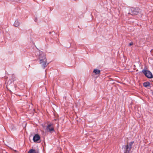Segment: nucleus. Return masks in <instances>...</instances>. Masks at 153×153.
Listing matches in <instances>:
<instances>
[{
    "instance_id": "obj_1",
    "label": "nucleus",
    "mask_w": 153,
    "mask_h": 153,
    "mask_svg": "<svg viewBox=\"0 0 153 153\" xmlns=\"http://www.w3.org/2000/svg\"><path fill=\"white\" fill-rule=\"evenodd\" d=\"M35 55L39 56V64L44 69L47 66L48 63L47 62V59L45 54L38 50L35 52Z\"/></svg>"
},
{
    "instance_id": "obj_2",
    "label": "nucleus",
    "mask_w": 153,
    "mask_h": 153,
    "mask_svg": "<svg viewBox=\"0 0 153 153\" xmlns=\"http://www.w3.org/2000/svg\"><path fill=\"white\" fill-rule=\"evenodd\" d=\"M142 72L148 78L150 79L153 78L152 74L149 71L143 70Z\"/></svg>"
},
{
    "instance_id": "obj_3",
    "label": "nucleus",
    "mask_w": 153,
    "mask_h": 153,
    "mask_svg": "<svg viewBox=\"0 0 153 153\" xmlns=\"http://www.w3.org/2000/svg\"><path fill=\"white\" fill-rule=\"evenodd\" d=\"M131 12L128 13V14H131L132 15H137L139 13L138 9L137 8L131 7Z\"/></svg>"
},
{
    "instance_id": "obj_4",
    "label": "nucleus",
    "mask_w": 153,
    "mask_h": 153,
    "mask_svg": "<svg viewBox=\"0 0 153 153\" xmlns=\"http://www.w3.org/2000/svg\"><path fill=\"white\" fill-rule=\"evenodd\" d=\"M46 129L48 131L51 133L55 131L52 124L51 123H49L48 124L47 127Z\"/></svg>"
},
{
    "instance_id": "obj_5",
    "label": "nucleus",
    "mask_w": 153,
    "mask_h": 153,
    "mask_svg": "<svg viewBox=\"0 0 153 153\" xmlns=\"http://www.w3.org/2000/svg\"><path fill=\"white\" fill-rule=\"evenodd\" d=\"M40 138V137L39 134H35L33 136V140L34 142H35L39 140Z\"/></svg>"
},
{
    "instance_id": "obj_6",
    "label": "nucleus",
    "mask_w": 153,
    "mask_h": 153,
    "mask_svg": "<svg viewBox=\"0 0 153 153\" xmlns=\"http://www.w3.org/2000/svg\"><path fill=\"white\" fill-rule=\"evenodd\" d=\"M93 72L96 75L99 74L100 73V71L97 69H95L94 70Z\"/></svg>"
},
{
    "instance_id": "obj_7",
    "label": "nucleus",
    "mask_w": 153,
    "mask_h": 153,
    "mask_svg": "<svg viewBox=\"0 0 153 153\" xmlns=\"http://www.w3.org/2000/svg\"><path fill=\"white\" fill-rule=\"evenodd\" d=\"M131 148L128 145L126 146V152H129L131 150Z\"/></svg>"
},
{
    "instance_id": "obj_8",
    "label": "nucleus",
    "mask_w": 153,
    "mask_h": 153,
    "mask_svg": "<svg viewBox=\"0 0 153 153\" xmlns=\"http://www.w3.org/2000/svg\"><path fill=\"white\" fill-rule=\"evenodd\" d=\"M20 24V23L19 22L18 20L17 19L16 20L14 24V25L15 27H18Z\"/></svg>"
},
{
    "instance_id": "obj_9",
    "label": "nucleus",
    "mask_w": 153,
    "mask_h": 153,
    "mask_svg": "<svg viewBox=\"0 0 153 153\" xmlns=\"http://www.w3.org/2000/svg\"><path fill=\"white\" fill-rule=\"evenodd\" d=\"M150 85V83L148 82H145L143 83V85L145 87H147L149 86Z\"/></svg>"
},
{
    "instance_id": "obj_10",
    "label": "nucleus",
    "mask_w": 153,
    "mask_h": 153,
    "mask_svg": "<svg viewBox=\"0 0 153 153\" xmlns=\"http://www.w3.org/2000/svg\"><path fill=\"white\" fill-rule=\"evenodd\" d=\"M28 153H36V152L35 149H31L29 150Z\"/></svg>"
},
{
    "instance_id": "obj_11",
    "label": "nucleus",
    "mask_w": 153,
    "mask_h": 153,
    "mask_svg": "<svg viewBox=\"0 0 153 153\" xmlns=\"http://www.w3.org/2000/svg\"><path fill=\"white\" fill-rule=\"evenodd\" d=\"M134 143V141H132V142H130L128 145L130 147H131V148H132V145Z\"/></svg>"
},
{
    "instance_id": "obj_12",
    "label": "nucleus",
    "mask_w": 153,
    "mask_h": 153,
    "mask_svg": "<svg viewBox=\"0 0 153 153\" xmlns=\"http://www.w3.org/2000/svg\"><path fill=\"white\" fill-rule=\"evenodd\" d=\"M133 42H131L130 43H129L128 44V45H129V46H131L132 45H133Z\"/></svg>"
},
{
    "instance_id": "obj_13",
    "label": "nucleus",
    "mask_w": 153,
    "mask_h": 153,
    "mask_svg": "<svg viewBox=\"0 0 153 153\" xmlns=\"http://www.w3.org/2000/svg\"><path fill=\"white\" fill-rule=\"evenodd\" d=\"M34 21L35 22H37V19L36 18L35 19H34Z\"/></svg>"
},
{
    "instance_id": "obj_14",
    "label": "nucleus",
    "mask_w": 153,
    "mask_h": 153,
    "mask_svg": "<svg viewBox=\"0 0 153 153\" xmlns=\"http://www.w3.org/2000/svg\"><path fill=\"white\" fill-rule=\"evenodd\" d=\"M11 83H12L11 81H10V82L9 81L7 83V84H8L9 83V84H10Z\"/></svg>"
},
{
    "instance_id": "obj_15",
    "label": "nucleus",
    "mask_w": 153,
    "mask_h": 153,
    "mask_svg": "<svg viewBox=\"0 0 153 153\" xmlns=\"http://www.w3.org/2000/svg\"><path fill=\"white\" fill-rule=\"evenodd\" d=\"M16 1H20V0H16Z\"/></svg>"
},
{
    "instance_id": "obj_16",
    "label": "nucleus",
    "mask_w": 153,
    "mask_h": 153,
    "mask_svg": "<svg viewBox=\"0 0 153 153\" xmlns=\"http://www.w3.org/2000/svg\"><path fill=\"white\" fill-rule=\"evenodd\" d=\"M16 86H15V88H16Z\"/></svg>"
},
{
    "instance_id": "obj_17",
    "label": "nucleus",
    "mask_w": 153,
    "mask_h": 153,
    "mask_svg": "<svg viewBox=\"0 0 153 153\" xmlns=\"http://www.w3.org/2000/svg\"><path fill=\"white\" fill-rule=\"evenodd\" d=\"M13 76H14V75H13Z\"/></svg>"
},
{
    "instance_id": "obj_18",
    "label": "nucleus",
    "mask_w": 153,
    "mask_h": 153,
    "mask_svg": "<svg viewBox=\"0 0 153 153\" xmlns=\"http://www.w3.org/2000/svg\"><path fill=\"white\" fill-rule=\"evenodd\" d=\"M6 153H7V152H6Z\"/></svg>"
}]
</instances>
